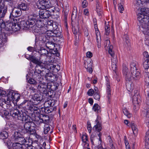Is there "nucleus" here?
Returning <instances> with one entry per match:
<instances>
[{"label":"nucleus","mask_w":149,"mask_h":149,"mask_svg":"<svg viewBox=\"0 0 149 149\" xmlns=\"http://www.w3.org/2000/svg\"><path fill=\"white\" fill-rule=\"evenodd\" d=\"M149 9L145 8L140 9V12L138 15V19L141 23L144 34L149 36Z\"/></svg>","instance_id":"obj_1"},{"label":"nucleus","mask_w":149,"mask_h":149,"mask_svg":"<svg viewBox=\"0 0 149 149\" xmlns=\"http://www.w3.org/2000/svg\"><path fill=\"white\" fill-rule=\"evenodd\" d=\"M31 18H32L31 20L34 22V23L32 25L31 28L32 30L35 33H37V35H40L41 33L40 28L42 27L43 24L41 21L40 20H37L38 16L33 15V16L31 15Z\"/></svg>","instance_id":"obj_2"},{"label":"nucleus","mask_w":149,"mask_h":149,"mask_svg":"<svg viewBox=\"0 0 149 149\" xmlns=\"http://www.w3.org/2000/svg\"><path fill=\"white\" fill-rule=\"evenodd\" d=\"M123 74L125 77L127 89L129 91L131 92L132 89L131 86V76L128 68L125 65L123 66Z\"/></svg>","instance_id":"obj_3"},{"label":"nucleus","mask_w":149,"mask_h":149,"mask_svg":"<svg viewBox=\"0 0 149 149\" xmlns=\"http://www.w3.org/2000/svg\"><path fill=\"white\" fill-rule=\"evenodd\" d=\"M130 71L132 76L133 79L134 80L139 79L140 77V73L139 70L137 68V63L133 62L130 65Z\"/></svg>","instance_id":"obj_4"},{"label":"nucleus","mask_w":149,"mask_h":149,"mask_svg":"<svg viewBox=\"0 0 149 149\" xmlns=\"http://www.w3.org/2000/svg\"><path fill=\"white\" fill-rule=\"evenodd\" d=\"M38 6L41 9H49L53 7L49 0H39Z\"/></svg>","instance_id":"obj_5"},{"label":"nucleus","mask_w":149,"mask_h":149,"mask_svg":"<svg viewBox=\"0 0 149 149\" xmlns=\"http://www.w3.org/2000/svg\"><path fill=\"white\" fill-rule=\"evenodd\" d=\"M14 141L15 142L12 145L13 147L18 146L20 148L22 147V145L26 146L28 142L26 141L21 136L18 138H16Z\"/></svg>","instance_id":"obj_6"},{"label":"nucleus","mask_w":149,"mask_h":149,"mask_svg":"<svg viewBox=\"0 0 149 149\" xmlns=\"http://www.w3.org/2000/svg\"><path fill=\"white\" fill-rule=\"evenodd\" d=\"M54 10L53 9H49L47 10L45 9H42L39 11L38 17L41 18L45 19L48 18L51 15V13H54Z\"/></svg>","instance_id":"obj_7"},{"label":"nucleus","mask_w":149,"mask_h":149,"mask_svg":"<svg viewBox=\"0 0 149 149\" xmlns=\"http://www.w3.org/2000/svg\"><path fill=\"white\" fill-rule=\"evenodd\" d=\"M31 15L29 16L28 20L26 22L24 21H22L20 22V26L21 28L23 29H25V28L29 29L30 28H31L32 25L34 23V22L31 20L32 18H31Z\"/></svg>","instance_id":"obj_8"},{"label":"nucleus","mask_w":149,"mask_h":149,"mask_svg":"<svg viewBox=\"0 0 149 149\" xmlns=\"http://www.w3.org/2000/svg\"><path fill=\"white\" fill-rule=\"evenodd\" d=\"M10 113L12 116L16 120L21 119V116L22 113V111H20L17 108H12L10 111Z\"/></svg>","instance_id":"obj_9"},{"label":"nucleus","mask_w":149,"mask_h":149,"mask_svg":"<svg viewBox=\"0 0 149 149\" xmlns=\"http://www.w3.org/2000/svg\"><path fill=\"white\" fill-rule=\"evenodd\" d=\"M25 56L27 59L30 60L33 63L37 64L38 65H37L41 66V64L43 62L44 64V61H45L43 60L41 58H40L39 59H38L36 57L32 56H29L28 58H27V56L26 55H25Z\"/></svg>","instance_id":"obj_10"},{"label":"nucleus","mask_w":149,"mask_h":149,"mask_svg":"<svg viewBox=\"0 0 149 149\" xmlns=\"http://www.w3.org/2000/svg\"><path fill=\"white\" fill-rule=\"evenodd\" d=\"M106 83V91L107 94V97L108 101L109 102L111 99V88L110 86V82L108 77H105Z\"/></svg>","instance_id":"obj_11"},{"label":"nucleus","mask_w":149,"mask_h":149,"mask_svg":"<svg viewBox=\"0 0 149 149\" xmlns=\"http://www.w3.org/2000/svg\"><path fill=\"white\" fill-rule=\"evenodd\" d=\"M42 100V97L40 94H35L31 99L32 103L36 105H37Z\"/></svg>","instance_id":"obj_12"},{"label":"nucleus","mask_w":149,"mask_h":149,"mask_svg":"<svg viewBox=\"0 0 149 149\" xmlns=\"http://www.w3.org/2000/svg\"><path fill=\"white\" fill-rule=\"evenodd\" d=\"M22 12L21 10L19 8H14L12 12L10 13L9 18L11 19H13V17H17L21 15Z\"/></svg>","instance_id":"obj_13"},{"label":"nucleus","mask_w":149,"mask_h":149,"mask_svg":"<svg viewBox=\"0 0 149 149\" xmlns=\"http://www.w3.org/2000/svg\"><path fill=\"white\" fill-rule=\"evenodd\" d=\"M48 86L45 83H40L37 86V89L41 93H46L47 92Z\"/></svg>","instance_id":"obj_14"},{"label":"nucleus","mask_w":149,"mask_h":149,"mask_svg":"<svg viewBox=\"0 0 149 149\" xmlns=\"http://www.w3.org/2000/svg\"><path fill=\"white\" fill-rule=\"evenodd\" d=\"M33 124V123L31 121L25 123L24 125V129L22 130L24 131V133H31L33 130L31 128V126Z\"/></svg>","instance_id":"obj_15"},{"label":"nucleus","mask_w":149,"mask_h":149,"mask_svg":"<svg viewBox=\"0 0 149 149\" xmlns=\"http://www.w3.org/2000/svg\"><path fill=\"white\" fill-rule=\"evenodd\" d=\"M134 95L133 96V102L134 104H138L141 102V97L139 94V92L136 90L134 91Z\"/></svg>","instance_id":"obj_16"},{"label":"nucleus","mask_w":149,"mask_h":149,"mask_svg":"<svg viewBox=\"0 0 149 149\" xmlns=\"http://www.w3.org/2000/svg\"><path fill=\"white\" fill-rule=\"evenodd\" d=\"M13 24V22H11L9 21L5 23L3 21L1 25L2 28L4 29L7 31H11Z\"/></svg>","instance_id":"obj_17"},{"label":"nucleus","mask_w":149,"mask_h":149,"mask_svg":"<svg viewBox=\"0 0 149 149\" xmlns=\"http://www.w3.org/2000/svg\"><path fill=\"white\" fill-rule=\"evenodd\" d=\"M85 67L89 73H91L93 72V61L91 60L84 62Z\"/></svg>","instance_id":"obj_18"},{"label":"nucleus","mask_w":149,"mask_h":149,"mask_svg":"<svg viewBox=\"0 0 149 149\" xmlns=\"http://www.w3.org/2000/svg\"><path fill=\"white\" fill-rule=\"evenodd\" d=\"M7 11V6L4 4L1 5L0 7V17H4Z\"/></svg>","instance_id":"obj_19"},{"label":"nucleus","mask_w":149,"mask_h":149,"mask_svg":"<svg viewBox=\"0 0 149 149\" xmlns=\"http://www.w3.org/2000/svg\"><path fill=\"white\" fill-rule=\"evenodd\" d=\"M45 78L48 81L51 82H53L56 80L55 75L51 72L46 73Z\"/></svg>","instance_id":"obj_20"},{"label":"nucleus","mask_w":149,"mask_h":149,"mask_svg":"<svg viewBox=\"0 0 149 149\" xmlns=\"http://www.w3.org/2000/svg\"><path fill=\"white\" fill-rule=\"evenodd\" d=\"M44 64L45 65L44 68L45 69H46L50 71L54 72V65L46 61H44Z\"/></svg>","instance_id":"obj_21"},{"label":"nucleus","mask_w":149,"mask_h":149,"mask_svg":"<svg viewBox=\"0 0 149 149\" xmlns=\"http://www.w3.org/2000/svg\"><path fill=\"white\" fill-rule=\"evenodd\" d=\"M47 34V36H55L53 35L52 30L48 31L46 33H42V34L38 35L40 40H43L44 36H45L46 34Z\"/></svg>","instance_id":"obj_22"},{"label":"nucleus","mask_w":149,"mask_h":149,"mask_svg":"<svg viewBox=\"0 0 149 149\" xmlns=\"http://www.w3.org/2000/svg\"><path fill=\"white\" fill-rule=\"evenodd\" d=\"M22 105L25 104L26 105L25 107L26 109L30 110L33 105V104L32 103L31 100L30 101L24 100L22 103Z\"/></svg>","instance_id":"obj_23"},{"label":"nucleus","mask_w":149,"mask_h":149,"mask_svg":"<svg viewBox=\"0 0 149 149\" xmlns=\"http://www.w3.org/2000/svg\"><path fill=\"white\" fill-rule=\"evenodd\" d=\"M18 8L23 11H26L29 10V7L27 5L23 2H21L18 5Z\"/></svg>","instance_id":"obj_24"},{"label":"nucleus","mask_w":149,"mask_h":149,"mask_svg":"<svg viewBox=\"0 0 149 149\" xmlns=\"http://www.w3.org/2000/svg\"><path fill=\"white\" fill-rule=\"evenodd\" d=\"M30 117L29 116L26 115L25 113H23L22 114L21 116V119L19 120L22 121H24L25 123H27L31 121L30 120Z\"/></svg>","instance_id":"obj_25"},{"label":"nucleus","mask_w":149,"mask_h":149,"mask_svg":"<svg viewBox=\"0 0 149 149\" xmlns=\"http://www.w3.org/2000/svg\"><path fill=\"white\" fill-rule=\"evenodd\" d=\"M36 105L34 104L32 107L30 111H33L34 114L39 115L40 113V110L39 107L38 106H36Z\"/></svg>","instance_id":"obj_26"},{"label":"nucleus","mask_w":149,"mask_h":149,"mask_svg":"<svg viewBox=\"0 0 149 149\" xmlns=\"http://www.w3.org/2000/svg\"><path fill=\"white\" fill-rule=\"evenodd\" d=\"M96 125L93 127V129L98 132L101 131L102 129L101 123L97 120H95Z\"/></svg>","instance_id":"obj_27"},{"label":"nucleus","mask_w":149,"mask_h":149,"mask_svg":"<svg viewBox=\"0 0 149 149\" xmlns=\"http://www.w3.org/2000/svg\"><path fill=\"white\" fill-rule=\"evenodd\" d=\"M38 52L40 54L41 56H43L46 57L47 54L49 53L48 51L43 47L40 48V49L38 51Z\"/></svg>","instance_id":"obj_28"},{"label":"nucleus","mask_w":149,"mask_h":149,"mask_svg":"<svg viewBox=\"0 0 149 149\" xmlns=\"http://www.w3.org/2000/svg\"><path fill=\"white\" fill-rule=\"evenodd\" d=\"M123 39L125 47H129L130 45V43L128 36L126 34L125 35L123 36Z\"/></svg>","instance_id":"obj_29"},{"label":"nucleus","mask_w":149,"mask_h":149,"mask_svg":"<svg viewBox=\"0 0 149 149\" xmlns=\"http://www.w3.org/2000/svg\"><path fill=\"white\" fill-rule=\"evenodd\" d=\"M54 103L55 101L54 100H49L44 103V107L47 108L50 107H53L54 105Z\"/></svg>","instance_id":"obj_30"},{"label":"nucleus","mask_w":149,"mask_h":149,"mask_svg":"<svg viewBox=\"0 0 149 149\" xmlns=\"http://www.w3.org/2000/svg\"><path fill=\"white\" fill-rule=\"evenodd\" d=\"M41 68H42L41 66L36 65L35 67L34 73V75L36 76H39L40 74V75H41L43 70L42 71L41 70H40Z\"/></svg>","instance_id":"obj_31"},{"label":"nucleus","mask_w":149,"mask_h":149,"mask_svg":"<svg viewBox=\"0 0 149 149\" xmlns=\"http://www.w3.org/2000/svg\"><path fill=\"white\" fill-rule=\"evenodd\" d=\"M14 92L13 91H10L7 95V100L9 102L12 101L13 102V99Z\"/></svg>","instance_id":"obj_32"},{"label":"nucleus","mask_w":149,"mask_h":149,"mask_svg":"<svg viewBox=\"0 0 149 149\" xmlns=\"http://www.w3.org/2000/svg\"><path fill=\"white\" fill-rule=\"evenodd\" d=\"M131 126L134 134H137L138 130L136 126L133 122L131 123Z\"/></svg>","instance_id":"obj_33"},{"label":"nucleus","mask_w":149,"mask_h":149,"mask_svg":"<svg viewBox=\"0 0 149 149\" xmlns=\"http://www.w3.org/2000/svg\"><path fill=\"white\" fill-rule=\"evenodd\" d=\"M46 46L50 49H52L55 47L54 43L52 41L47 42L46 44Z\"/></svg>","instance_id":"obj_34"},{"label":"nucleus","mask_w":149,"mask_h":149,"mask_svg":"<svg viewBox=\"0 0 149 149\" xmlns=\"http://www.w3.org/2000/svg\"><path fill=\"white\" fill-rule=\"evenodd\" d=\"M8 136V133L6 131H3L1 132L0 134V138L2 139H7Z\"/></svg>","instance_id":"obj_35"},{"label":"nucleus","mask_w":149,"mask_h":149,"mask_svg":"<svg viewBox=\"0 0 149 149\" xmlns=\"http://www.w3.org/2000/svg\"><path fill=\"white\" fill-rule=\"evenodd\" d=\"M96 11L97 12L98 15L99 16H100L102 15V12L101 8L100 7V4L97 3L96 4Z\"/></svg>","instance_id":"obj_36"},{"label":"nucleus","mask_w":149,"mask_h":149,"mask_svg":"<svg viewBox=\"0 0 149 149\" xmlns=\"http://www.w3.org/2000/svg\"><path fill=\"white\" fill-rule=\"evenodd\" d=\"M143 3H149V0H136V5L140 6L143 4Z\"/></svg>","instance_id":"obj_37"},{"label":"nucleus","mask_w":149,"mask_h":149,"mask_svg":"<svg viewBox=\"0 0 149 149\" xmlns=\"http://www.w3.org/2000/svg\"><path fill=\"white\" fill-rule=\"evenodd\" d=\"M93 110L95 112L99 113L100 111V107L97 104H95L93 107Z\"/></svg>","instance_id":"obj_38"},{"label":"nucleus","mask_w":149,"mask_h":149,"mask_svg":"<svg viewBox=\"0 0 149 149\" xmlns=\"http://www.w3.org/2000/svg\"><path fill=\"white\" fill-rule=\"evenodd\" d=\"M43 123L45 124H47L49 122V118L47 116H42V118L40 119Z\"/></svg>","instance_id":"obj_39"},{"label":"nucleus","mask_w":149,"mask_h":149,"mask_svg":"<svg viewBox=\"0 0 149 149\" xmlns=\"http://www.w3.org/2000/svg\"><path fill=\"white\" fill-rule=\"evenodd\" d=\"M105 29L106 34L108 35L110 33V28L109 25L107 24L106 22H105Z\"/></svg>","instance_id":"obj_40"},{"label":"nucleus","mask_w":149,"mask_h":149,"mask_svg":"<svg viewBox=\"0 0 149 149\" xmlns=\"http://www.w3.org/2000/svg\"><path fill=\"white\" fill-rule=\"evenodd\" d=\"M119 4L118 5V9L119 10V12L121 13H123V11L124 10V8L122 5L123 3L124 2L123 0H121Z\"/></svg>","instance_id":"obj_41"},{"label":"nucleus","mask_w":149,"mask_h":149,"mask_svg":"<svg viewBox=\"0 0 149 149\" xmlns=\"http://www.w3.org/2000/svg\"><path fill=\"white\" fill-rule=\"evenodd\" d=\"M19 30V27L17 24L15 23H13V26H12V30L11 31L16 32Z\"/></svg>","instance_id":"obj_42"},{"label":"nucleus","mask_w":149,"mask_h":149,"mask_svg":"<svg viewBox=\"0 0 149 149\" xmlns=\"http://www.w3.org/2000/svg\"><path fill=\"white\" fill-rule=\"evenodd\" d=\"M144 60L143 63V66L145 69H147L149 67V60L147 59Z\"/></svg>","instance_id":"obj_43"},{"label":"nucleus","mask_w":149,"mask_h":149,"mask_svg":"<svg viewBox=\"0 0 149 149\" xmlns=\"http://www.w3.org/2000/svg\"><path fill=\"white\" fill-rule=\"evenodd\" d=\"M20 95L19 94L16 93L14 92L13 99V102L15 101L16 102H17L20 99Z\"/></svg>","instance_id":"obj_44"},{"label":"nucleus","mask_w":149,"mask_h":149,"mask_svg":"<svg viewBox=\"0 0 149 149\" xmlns=\"http://www.w3.org/2000/svg\"><path fill=\"white\" fill-rule=\"evenodd\" d=\"M81 138L83 142H87L88 141V136L86 133L83 134Z\"/></svg>","instance_id":"obj_45"},{"label":"nucleus","mask_w":149,"mask_h":149,"mask_svg":"<svg viewBox=\"0 0 149 149\" xmlns=\"http://www.w3.org/2000/svg\"><path fill=\"white\" fill-rule=\"evenodd\" d=\"M113 46H110L109 48L108 52L109 54L111 55L112 57L115 56V54L114 52L112 50Z\"/></svg>","instance_id":"obj_46"},{"label":"nucleus","mask_w":149,"mask_h":149,"mask_svg":"<svg viewBox=\"0 0 149 149\" xmlns=\"http://www.w3.org/2000/svg\"><path fill=\"white\" fill-rule=\"evenodd\" d=\"M113 46H110L109 48L108 52L109 54L111 55L112 57L115 56V54L114 52L112 50Z\"/></svg>","instance_id":"obj_47"},{"label":"nucleus","mask_w":149,"mask_h":149,"mask_svg":"<svg viewBox=\"0 0 149 149\" xmlns=\"http://www.w3.org/2000/svg\"><path fill=\"white\" fill-rule=\"evenodd\" d=\"M50 129L49 126L48 124H46L45 125L44 127V132L45 134H47Z\"/></svg>","instance_id":"obj_48"},{"label":"nucleus","mask_w":149,"mask_h":149,"mask_svg":"<svg viewBox=\"0 0 149 149\" xmlns=\"http://www.w3.org/2000/svg\"><path fill=\"white\" fill-rule=\"evenodd\" d=\"M21 136V135L19 132H14V134L13 135V140H14L16 139V138H18Z\"/></svg>","instance_id":"obj_49"},{"label":"nucleus","mask_w":149,"mask_h":149,"mask_svg":"<svg viewBox=\"0 0 149 149\" xmlns=\"http://www.w3.org/2000/svg\"><path fill=\"white\" fill-rule=\"evenodd\" d=\"M123 112L124 115L128 118H130L131 117V114L129 113V111L127 109L125 108L123 109Z\"/></svg>","instance_id":"obj_50"},{"label":"nucleus","mask_w":149,"mask_h":149,"mask_svg":"<svg viewBox=\"0 0 149 149\" xmlns=\"http://www.w3.org/2000/svg\"><path fill=\"white\" fill-rule=\"evenodd\" d=\"M28 82L31 84H32L34 86L37 84V82L36 80L32 78H30L28 81Z\"/></svg>","instance_id":"obj_51"},{"label":"nucleus","mask_w":149,"mask_h":149,"mask_svg":"<svg viewBox=\"0 0 149 149\" xmlns=\"http://www.w3.org/2000/svg\"><path fill=\"white\" fill-rule=\"evenodd\" d=\"M46 145V143L45 142H43L42 145L41 144L38 145V147L39 149H45V147Z\"/></svg>","instance_id":"obj_52"},{"label":"nucleus","mask_w":149,"mask_h":149,"mask_svg":"<svg viewBox=\"0 0 149 149\" xmlns=\"http://www.w3.org/2000/svg\"><path fill=\"white\" fill-rule=\"evenodd\" d=\"M26 149H38V147L37 146V147H36L33 146L31 144H28L26 146Z\"/></svg>","instance_id":"obj_53"},{"label":"nucleus","mask_w":149,"mask_h":149,"mask_svg":"<svg viewBox=\"0 0 149 149\" xmlns=\"http://www.w3.org/2000/svg\"><path fill=\"white\" fill-rule=\"evenodd\" d=\"M74 33L75 35V38H76L74 45H77V43L79 42V37L80 35L79 34H76V33Z\"/></svg>","instance_id":"obj_54"},{"label":"nucleus","mask_w":149,"mask_h":149,"mask_svg":"<svg viewBox=\"0 0 149 149\" xmlns=\"http://www.w3.org/2000/svg\"><path fill=\"white\" fill-rule=\"evenodd\" d=\"M143 56L144 57V60L147 59L149 60V56L148 54V53L147 52H144L143 53Z\"/></svg>","instance_id":"obj_55"},{"label":"nucleus","mask_w":149,"mask_h":149,"mask_svg":"<svg viewBox=\"0 0 149 149\" xmlns=\"http://www.w3.org/2000/svg\"><path fill=\"white\" fill-rule=\"evenodd\" d=\"M47 27L50 29L51 27H52V26H53V24H54L53 23V21L52 20L49 21L47 22Z\"/></svg>","instance_id":"obj_56"},{"label":"nucleus","mask_w":149,"mask_h":149,"mask_svg":"<svg viewBox=\"0 0 149 149\" xmlns=\"http://www.w3.org/2000/svg\"><path fill=\"white\" fill-rule=\"evenodd\" d=\"M27 49L30 52L35 51L36 52H38L37 49L35 47H29L27 48Z\"/></svg>","instance_id":"obj_57"},{"label":"nucleus","mask_w":149,"mask_h":149,"mask_svg":"<svg viewBox=\"0 0 149 149\" xmlns=\"http://www.w3.org/2000/svg\"><path fill=\"white\" fill-rule=\"evenodd\" d=\"M77 9H74V11H73L72 14V17L76 18L77 17Z\"/></svg>","instance_id":"obj_58"},{"label":"nucleus","mask_w":149,"mask_h":149,"mask_svg":"<svg viewBox=\"0 0 149 149\" xmlns=\"http://www.w3.org/2000/svg\"><path fill=\"white\" fill-rule=\"evenodd\" d=\"M94 93V91L93 89H91L88 90V91L87 93L88 95L89 96H92Z\"/></svg>","instance_id":"obj_59"},{"label":"nucleus","mask_w":149,"mask_h":149,"mask_svg":"<svg viewBox=\"0 0 149 149\" xmlns=\"http://www.w3.org/2000/svg\"><path fill=\"white\" fill-rule=\"evenodd\" d=\"M110 44V41L109 40H107L104 41V47H109V44Z\"/></svg>","instance_id":"obj_60"},{"label":"nucleus","mask_w":149,"mask_h":149,"mask_svg":"<svg viewBox=\"0 0 149 149\" xmlns=\"http://www.w3.org/2000/svg\"><path fill=\"white\" fill-rule=\"evenodd\" d=\"M29 90L30 91H31V92H36V89L34 88V86H30L29 88Z\"/></svg>","instance_id":"obj_61"},{"label":"nucleus","mask_w":149,"mask_h":149,"mask_svg":"<svg viewBox=\"0 0 149 149\" xmlns=\"http://www.w3.org/2000/svg\"><path fill=\"white\" fill-rule=\"evenodd\" d=\"M54 72H58L60 70V66L59 65L57 64L56 65H54Z\"/></svg>","instance_id":"obj_62"},{"label":"nucleus","mask_w":149,"mask_h":149,"mask_svg":"<svg viewBox=\"0 0 149 149\" xmlns=\"http://www.w3.org/2000/svg\"><path fill=\"white\" fill-rule=\"evenodd\" d=\"M112 57L113 58L111 59L112 64H116L118 61L116 57L115 56Z\"/></svg>","instance_id":"obj_63"},{"label":"nucleus","mask_w":149,"mask_h":149,"mask_svg":"<svg viewBox=\"0 0 149 149\" xmlns=\"http://www.w3.org/2000/svg\"><path fill=\"white\" fill-rule=\"evenodd\" d=\"M87 5V1L86 0H84L82 3V6L83 8L86 7Z\"/></svg>","instance_id":"obj_64"}]
</instances>
